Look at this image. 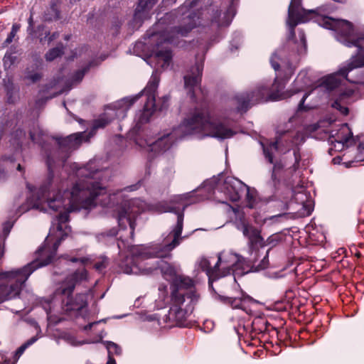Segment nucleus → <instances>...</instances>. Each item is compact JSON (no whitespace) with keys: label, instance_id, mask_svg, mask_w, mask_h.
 Here are the masks:
<instances>
[{"label":"nucleus","instance_id":"f257e3e1","mask_svg":"<svg viewBox=\"0 0 364 364\" xmlns=\"http://www.w3.org/2000/svg\"><path fill=\"white\" fill-rule=\"evenodd\" d=\"M190 5L186 3L178 10L171 11L165 15L159 24L168 21L170 23H178V26L171 27L170 30H166L159 33H153L150 37H158L160 41L157 43V50L146 60V63L154 68L151 78L146 87L139 94L124 97L114 104L108 106L105 112L93 122L94 130L104 128L114 118L119 119L126 117L127 112L131 106L143 95L146 96V102L144 106V111L140 117L141 122H147L151 115L157 109L163 110L168 106L169 96L165 95L161 98L162 104L158 107L156 104V92L157 90L160 77L159 69L167 68L172 62V53L170 48L165 47L159 49L161 44L164 43H175L176 39L179 37L186 36L188 33L196 26L197 15L189 9Z\"/></svg>","mask_w":364,"mask_h":364},{"label":"nucleus","instance_id":"f03ea898","mask_svg":"<svg viewBox=\"0 0 364 364\" xmlns=\"http://www.w3.org/2000/svg\"><path fill=\"white\" fill-rule=\"evenodd\" d=\"M162 243L163 240L160 244L149 247L135 246L121 239L117 242L119 252L127 250L131 256L130 258L127 256L126 264H122V268L126 274L136 275H148L159 268L165 279L171 282L172 306L168 313L169 318L181 321L193 311L199 296L195 291L193 281L189 277L177 274L175 269L169 264L161 259L157 260L155 263L146 262L152 257L162 258L170 255L171 251L164 256L157 255Z\"/></svg>","mask_w":364,"mask_h":364},{"label":"nucleus","instance_id":"7ed1b4c3","mask_svg":"<svg viewBox=\"0 0 364 364\" xmlns=\"http://www.w3.org/2000/svg\"><path fill=\"white\" fill-rule=\"evenodd\" d=\"M301 0H291L288 9L287 25L289 28V39H293L295 33L294 28L298 23H305L309 18H314L320 26L332 30L336 33L338 41L348 47L357 48V53L352 56L349 61L342 65L337 73L326 77L323 83L327 90H331L341 84V76L343 79L352 83L364 85V82L351 79L348 73L353 69L364 66V34H354L353 24L344 19L333 18L324 14L323 7L316 9L306 10L301 7Z\"/></svg>","mask_w":364,"mask_h":364},{"label":"nucleus","instance_id":"20e7f679","mask_svg":"<svg viewBox=\"0 0 364 364\" xmlns=\"http://www.w3.org/2000/svg\"><path fill=\"white\" fill-rule=\"evenodd\" d=\"M234 112L211 114L205 109H197L171 132L164 134L156 140L149 139L137 143L147 151L159 154L168 150L177 139L188 135L202 134L218 139H229L237 133L231 117Z\"/></svg>","mask_w":364,"mask_h":364},{"label":"nucleus","instance_id":"39448f33","mask_svg":"<svg viewBox=\"0 0 364 364\" xmlns=\"http://www.w3.org/2000/svg\"><path fill=\"white\" fill-rule=\"evenodd\" d=\"M311 82L308 73L304 70L301 71L295 80V84L299 87L294 91H290L289 94L282 92L284 88V83L282 80L276 77L271 87L268 85H259L251 92L237 95L235 98L237 103L236 111L245 112L252 106L257 103L285 99L302 91L311 84Z\"/></svg>","mask_w":364,"mask_h":364},{"label":"nucleus","instance_id":"423d86ee","mask_svg":"<svg viewBox=\"0 0 364 364\" xmlns=\"http://www.w3.org/2000/svg\"><path fill=\"white\" fill-rule=\"evenodd\" d=\"M193 196V192L177 195L173 196L170 202H162L157 205L159 213L170 212L177 215L176 224L170 232L162 235L163 243L160 250L158 251L157 255L164 256L168 254L170 251H172L180 244L183 238L187 237V236L181 237L184 210L189 205L188 203H185V202L189 200Z\"/></svg>","mask_w":364,"mask_h":364},{"label":"nucleus","instance_id":"0eeeda50","mask_svg":"<svg viewBox=\"0 0 364 364\" xmlns=\"http://www.w3.org/2000/svg\"><path fill=\"white\" fill-rule=\"evenodd\" d=\"M237 228L241 230L244 236L248 239L247 245L250 255L247 257L246 269L252 271H261L267 269L269 264V250H268L262 258L259 259L260 252L258 247L264 245V242L260 235L259 230L245 221H241L240 224L237 225Z\"/></svg>","mask_w":364,"mask_h":364},{"label":"nucleus","instance_id":"6e6552de","mask_svg":"<svg viewBox=\"0 0 364 364\" xmlns=\"http://www.w3.org/2000/svg\"><path fill=\"white\" fill-rule=\"evenodd\" d=\"M246 184L234 177H227L223 181H209L203 183L199 190L205 189L208 194L206 198L211 196L220 203H225V200L237 201L245 193Z\"/></svg>","mask_w":364,"mask_h":364},{"label":"nucleus","instance_id":"1a4fd4ad","mask_svg":"<svg viewBox=\"0 0 364 364\" xmlns=\"http://www.w3.org/2000/svg\"><path fill=\"white\" fill-rule=\"evenodd\" d=\"M87 272L85 268H80L75 272L68 276L60 287L57 289V294L64 298L62 299L63 309L65 311H80L87 305L85 294H77L75 299L70 297L77 284L87 279Z\"/></svg>","mask_w":364,"mask_h":364},{"label":"nucleus","instance_id":"9d476101","mask_svg":"<svg viewBox=\"0 0 364 364\" xmlns=\"http://www.w3.org/2000/svg\"><path fill=\"white\" fill-rule=\"evenodd\" d=\"M217 263H218L221 277L230 274L243 275L250 272H255L246 269L247 257L245 258L230 250L219 253Z\"/></svg>","mask_w":364,"mask_h":364},{"label":"nucleus","instance_id":"9b49d317","mask_svg":"<svg viewBox=\"0 0 364 364\" xmlns=\"http://www.w3.org/2000/svg\"><path fill=\"white\" fill-rule=\"evenodd\" d=\"M283 209L294 210L299 217L309 216L313 211V200L309 192L303 186L293 190L291 200L285 201Z\"/></svg>","mask_w":364,"mask_h":364},{"label":"nucleus","instance_id":"f8f14e48","mask_svg":"<svg viewBox=\"0 0 364 364\" xmlns=\"http://www.w3.org/2000/svg\"><path fill=\"white\" fill-rule=\"evenodd\" d=\"M303 134L296 133H285L284 136L279 137L276 141L271 143L269 146H265L263 144V152L266 159L270 163L273 164L272 151H277L279 146H284V151L289 150L292 146H297L303 141Z\"/></svg>","mask_w":364,"mask_h":364},{"label":"nucleus","instance_id":"ddd939ff","mask_svg":"<svg viewBox=\"0 0 364 364\" xmlns=\"http://www.w3.org/2000/svg\"><path fill=\"white\" fill-rule=\"evenodd\" d=\"M330 141L333 147L330 149L340 151L353 144V133L347 124H342L335 134L330 137Z\"/></svg>","mask_w":364,"mask_h":364},{"label":"nucleus","instance_id":"4468645a","mask_svg":"<svg viewBox=\"0 0 364 364\" xmlns=\"http://www.w3.org/2000/svg\"><path fill=\"white\" fill-rule=\"evenodd\" d=\"M203 59L200 62H196L194 67L191 68L190 73L184 76V86L191 99L195 98V89L198 87L203 70Z\"/></svg>","mask_w":364,"mask_h":364},{"label":"nucleus","instance_id":"2eb2a0df","mask_svg":"<svg viewBox=\"0 0 364 364\" xmlns=\"http://www.w3.org/2000/svg\"><path fill=\"white\" fill-rule=\"evenodd\" d=\"M239 0H231L227 11L223 14L218 10L213 11L211 18L212 25H215L217 28L228 26L236 13V6Z\"/></svg>","mask_w":364,"mask_h":364},{"label":"nucleus","instance_id":"dca6fc26","mask_svg":"<svg viewBox=\"0 0 364 364\" xmlns=\"http://www.w3.org/2000/svg\"><path fill=\"white\" fill-rule=\"evenodd\" d=\"M218 299L223 304L230 306L233 309H242L247 311L249 304L256 303V300L243 291H240L238 296H225L218 295Z\"/></svg>","mask_w":364,"mask_h":364},{"label":"nucleus","instance_id":"f3484780","mask_svg":"<svg viewBox=\"0 0 364 364\" xmlns=\"http://www.w3.org/2000/svg\"><path fill=\"white\" fill-rule=\"evenodd\" d=\"M158 0H139L135 9L133 21L140 26L144 20L151 17V10L156 4Z\"/></svg>","mask_w":364,"mask_h":364},{"label":"nucleus","instance_id":"a211bd4d","mask_svg":"<svg viewBox=\"0 0 364 364\" xmlns=\"http://www.w3.org/2000/svg\"><path fill=\"white\" fill-rule=\"evenodd\" d=\"M353 95L352 89L340 92L338 97L332 102L331 107L338 109L343 115L348 114V109L346 105L349 103V100Z\"/></svg>","mask_w":364,"mask_h":364},{"label":"nucleus","instance_id":"6ab92c4d","mask_svg":"<svg viewBox=\"0 0 364 364\" xmlns=\"http://www.w3.org/2000/svg\"><path fill=\"white\" fill-rule=\"evenodd\" d=\"M199 267L203 271L205 272L208 277L209 284L221 278V274H220V268H218V263L216 262L214 267H212L209 259L207 258H202L199 261Z\"/></svg>","mask_w":364,"mask_h":364},{"label":"nucleus","instance_id":"aec40b11","mask_svg":"<svg viewBox=\"0 0 364 364\" xmlns=\"http://www.w3.org/2000/svg\"><path fill=\"white\" fill-rule=\"evenodd\" d=\"M282 168L283 166L280 162H277L274 164L271 178L267 183V188L270 192H274L277 189V185L279 183V179H277V174Z\"/></svg>","mask_w":364,"mask_h":364},{"label":"nucleus","instance_id":"412c9836","mask_svg":"<svg viewBox=\"0 0 364 364\" xmlns=\"http://www.w3.org/2000/svg\"><path fill=\"white\" fill-rule=\"evenodd\" d=\"M245 192L246 193V202L247 207L250 208H257L259 203L257 191L255 188H251L246 185Z\"/></svg>","mask_w":364,"mask_h":364},{"label":"nucleus","instance_id":"4be33fe9","mask_svg":"<svg viewBox=\"0 0 364 364\" xmlns=\"http://www.w3.org/2000/svg\"><path fill=\"white\" fill-rule=\"evenodd\" d=\"M36 328L38 329V333L36 336L31 337L30 339H28L27 341H26L23 345H21L16 351V355L19 358L25 351V350L28 348L30 346L33 344L35 342L38 341V339L40 338L39 333L41 332V330L39 328V326L37 325Z\"/></svg>","mask_w":364,"mask_h":364},{"label":"nucleus","instance_id":"5701e85b","mask_svg":"<svg viewBox=\"0 0 364 364\" xmlns=\"http://www.w3.org/2000/svg\"><path fill=\"white\" fill-rule=\"evenodd\" d=\"M64 47L62 43L58 44V46L53 48L50 49L45 55L47 61H53L58 57L60 56L63 53Z\"/></svg>","mask_w":364,"mask_h":364},{"label":"nucleus","instance_id":"b1692460","mask_svg":"<svg viewBox=\"0 0 364 364\" xmlns=\"http://www.w3.org/2000/svg\"><path fill=\"white\" fill-rule=\"evenodd\" d=\"M92 65V63H90L82 69L77 70L72 76L71 81L73 83H79L83 78L85 74L89 70L90 68Z\"/></svg>","mask_w":364,"mask_h":364},{"label":"nucleus","instance_id":"393cba45","mask_svg":"<svg viewBox=\"0 0 364 364\" xmlns=\"http://www.w3.org/2000/svg\"><path fill=\"white\" fill-rule=\"evenodd\" d=\"M59 11L55 4H52L50 10L48 13H45L44 19L48 21H51L59 18Z\"/></svg>","mask_w":364,"mask_h":364},{"label":"nucleus","instance_id":"a878e982","mask_svg":"<svg viewBox=\"0 0 364 364\" xmlns=\"http://www.w3.org/2000/svg\"><path fill=\"white\" fill-rule=\"evenodd\" d=\"M298 36L299 41H296L295 43L296 44L297 52L301 53L306 50V37L304 33L302 31H298Z\"/></svg>","mask_w":364,"mask_h":364},{"label":"nucleus","instance_id":"bb28decb","mask_svg":"<svg viewBox=\"0 0 364 364\" xmlns=\"http://www.w3.org/2000/svg\"><path fill=\"white\" fill-rule=\"evenodd\" d=\"M104 343L107 350L108 355H111L112 353H114L116 355L121 354L122 349L115 343L112 341H104Z\"/></svg>","mask_w":364,"mask_h":364},{"label":"nucleus","instance_id":"cd10ccee","mask_svg":"<svg viewBox=\"0 0 364 364\" xmlns=\"http://www.w3.org/2000/svg\"><path fill=\"white\" fill-rule=\"evenodd\" d=\"M59 34L58 32H54L51 35L49 31H46L45 36L39 37L40 43H44L46 41H48V43L54 41L58 37Z\"/></svg>","mask_w":364,"mask_h":364},{"label":"nucleus","instance_id":"c85d7f7f","mask_svg":"<svg viewBox=\"0 0 364 364\" xmlns=\"http://www.w3.org/2000/svg\"><path fill=\"white\" fill-rule=\"evenodd\" d=\"M280 240V236L279 235L274 234L269 236L266 242L267 245H271V248L274 247Z\"/></svg>","mask_w":364,"mask_h":364},{"label":"nucleus","instance_id":"c756f323","mask_svg":"<svg viewBox=\"0 0 364 364\" xmlns=\"http://www.w3.org/2000/svg\"><path fill=\"white\" fill-rule=\"evenodd\" d=\"M279 59V57L277 55V52L274 53L270 58V63L272 65V67L276 71L278 70V69L279 68V64L277 62Z\"/></svg>","mask_w":364,"mask_h":364},{"label":"nucleus","instance_id":"7c9ffc66","mask_svg":"<svg viewBox=\"0 0 364 364\" xmlns=\"http://www.w3.org/2000/svg\"><path fill=\"white\" fill-rule=\"evenodd\" d=\"M107 267V258L106 257H102L101 260L99 262H97L94 264V267L97 271H102Z\"/></svg>","mask_w":364,"mask_h":364},{"label":"nucleus","instance_id":"2f4dec72","mask_svg":"<svg viewBox=\"0 0 364 364\" xmlns=\"http://www.w3.org/2000/svg\"><path fill=\"white\" fill-rule=\"evenodd\" d=\"M356 159L358 161H364V140L359 144L358 147Z\"/></svg>","mask_w":364,"mask_h":364},{"label":"nucleus","instance_id":"473e14b6","mask_svg":"<svg viewBox=\"0 0 364 364\" xmlns=\"http://www.w3.org/2000/svg\"><path fill=\"white\" fill-rule=\"evenodd\" d=\"M14 57L12 56L11 54L6 53L4 57V64L5 66H10L14 60Z\"/></svg>","mask_w":364,"mask_h":364},{"label":"nucleus","instance_id":"72a5a7b5","mask_svg":"<svg viewBox=\"0 0 364 364\" xmlns=\"http://www.w3.org/2000/svg\"><path fill=\"white\" fill-rule=\"evenodd\" d=\"M309 95V92H305L303 95L301 99L299 101V105H298V109L299 111L306 110V107H304V103Z\"/></svg>","mask_w":364,"mask_h":364},{"label":"nucleus","instance_id":"f704fd0d","mask_svg":"<svg viewBox=\"0 0 364 364\" xmlns=\"http://www.w3.org/2000/svg\"><path fill=\"white\" fill-rule=\"evenodd\" d=\"M13 227V224L10 222H6L4 225V229H3V231H4V234L5 235V236L6 237L9 233L11 231V229Z\"/></svg>","mask_w":364,"mask_h":364},{"label":"nucleus","instance_id":"c9c22d12","mask_svg":"<svg viewBox=\"0 0 364 364\" xmlns=\"http://www.w3.org/2000/svg\"><path fill=\"white\" fill-rule=\"evenodd\" d=\"M16 35V33L13 32L11 31L10 33L8 35L7 38H6L4 41L5 45L10 44L12 41L15 36Z\"/></svg>","mask_w":364,"mask_h":364},{"label":"nucleus","instance_id":"e433bc0d","mask_svg":"<svg viewBox=\"0 0 364 364\" xmlns=\"http://www.w3.org/2000/svg\"><path fill=\"white\" fill-rule=\"evenodd\" d=\"M41 75L39 73H34L28 76V79L31 80L33 82H37L41 79Z\"/></svg>","mask_w":364,"mask_h":364},{"label":"nucleus","instance_id":"4c0bfd02","mask_svg":"<svg viewBox=\"0 0 364 364\" xmlns=\"http://www.w3.org/2000/svg\"><path fill=\"white\" fill-rule=\"evenodd\" d=\"M91 259L90 258H88V257H82L80 259H77V258H75V257H73L70 259V261L73 262H77V261H80L82 263H86L88 261H90Z\"/></svg>","mask_w":364,"mask_h":364},{"label":"nucleus","instance_id":"58836bf2","mask_svg":"<svg viewBox=\"0 0 364 364\" xmlns=\"http://www.w3.org/2000/svg\"><path fill=\"white\" fill-rule=\"evenodd\" d=\"M33 28V16L31 14L29 18H28V31L32 32Z\"/></svg>","mask_w":364,"mask_h":364},{"label":"nucleus","instance_id":"ea45409f","mask_svg":"<svg viewBox=\"0 0 364 364\" xmlns=\"http://www.w3.org/2000/svg\"><path fill=\"white\" fill-rule=\"evenodd\" d=\"M138 188H139V184H135V185H132V186L126 187L124 189V191H134L136 190Z\"/></svg>","mask_w":364,"mask_h":364},{"label":"nucleus","instance_id":"a19ab883","mask_svg":"<svg viewBox=\"0 0 364 364\" xmlns=\"http://www.w3.org/2000/svg\"><path fill=\"white\" fill-rule=\"evenodd\" d=\"M102 321H103V320H102ZM100 322H101V321L90 323L87 324V326H85V328H84V329H85V331L90 330V329L92 328V326H95V325H96V324L99 323Z\"/></svg>","mask_w":364,"mask_h":364},{"label":"nucleus","instance_id":"79ce46f5","mask_svg":"<svg viewBox=\"0 0 364 364\" xmlns=\"http://www.w3.org/2000/svg\"><path fill=\"white\" fill-rule=\"evenodd\" d=\"M19 29H20L19 24H17V23L13 24L12 28H11V31L17 33V32L19 31Z\"/></svg>","mask_w":364,"mask_h":364},{"label":"nucleus","instance_id":"37998d69","mask_svg":"<svg viewBox=\"0 0 364 364\" xmlns=\"http://www.w3.org/2000/svg\"><path fill=\"white\" fill-rule=\"evenodd\" d=\"M167 174L168 175V178L171 177L173 176V168L172 166H169L168 168H166V170Z\"/></svg>","mask_w":364,"mask_h":364},{"label":"nucleus","instance_id":"c03bdc74","mask_svg":"<svg viewBox=\"0 0 364 364\" xmlns=\"http://www.w3.org/2000/svg\"><path fill=\"white\" fill-rule=\"evenodd\" d=\"M108 358L107 364H116L115 360L110 355H108Z\"/></svg>","mask_w":364,"mask_h":364},{"label":"nucleus","instance_id":"a18cd8bd","mask_svg":"<svg viewBox=\"0 0 364 364\" xmlns=\"http://www.w3.org/2000/svg\"><path fill=\"white\" fill-rule=\"evenodd\" d=\"M284 215V213L278 214L277 215H273L270 218L271 220H275L279 218L283 217Z\"/></svg>","mask_w":364,"mask_h":364},{"label":"nucleus","instance_id":"49530a36","mask_svg":"<svg viewBox=\"0 0 364 364\" xmlns=\"http://www.w3.org/2000/svg\"><path fill=\"white\" fill-rule=\"evenodd\" d=\"M117 235V232L115 230H111L107 234L109 236H115Z\"/></svg>","mask_w":364,"mask_h":364},{"label":"nucleus","instance_id":"de8ad7c7","mask_svg":"<svg viewBox=\"0 0 364 364\" xmlns=\"http://www.w3.org/2000/svg\"><path fill=\"white\" fill-rule=\"evenodd\" d=\"M341 159L340 157H336L333 159L334 164H339Z\"/></svg>","mask_w":364,"mask_h":364},{"label":"nucleus","instance_id":"09e8293b","mask_svg":"<svg viewBox=\"0 0 364 364\" xmlns=\"http://www.w3.org/2000/svg\"><path fill=\"white\" fill-rule=\"evenodd\" d=\"M294 155H296V154H294ZM298 164H299V161H298V159H297L296 156H295V164H294V166H293V168H294V171H295V170H296V165H298Z\"/></svg>","mask_w":364,"mask_h":364},{"label":"nucleus","instance_id":"8fccbe9b","mask_svg":"<svg viewBox=\"0 0 364 364\" xmlns=\"http://www.w3.org/2000/svg\"><path fill=\"white\" fill-rule=\"evenodd\" d=\"M230 208L235 213L237 214V213L239 212V209L237 208H234V207H232V206H230Z\"/></svg>","mask_w":364,"mask_h":364},{"label":"nucleus","instance_id":"3c124183","mask_svg":"<svg viewBox=\"0 0 364 364\" xmlns=\"http://www.w3.org/2000/svg\"><path fill=\"white\" fill-rule=\"evenodd\" d=\"M18 134L21 135H21H25V133L22 130H18L16 132V136H18Z\"/></svg>","mask_w":364,"mask_h":364},{"label":"nucleus","instance_id":"603ef678","mask_svg":"<svg viewBox=\"0 0 364 364\" xmlns=\"http://www.w3.org/2000/svg\"><path fill=\"white\" fill-rule=\"evenodd\" d=\"M17 170L19 171H22L23 170V168L22 166H21V164H18V166H17Z\"/></svg>","mask_w":364,"mask_h":364},{"label":"nucleus","instance_id":"864d4df0","mask_svg":"<svg viewBox=\"0 0 364 364\" xmlns=\"http://www.w3.org/2000/svg\"><path fill=\"white\" fill-rule=\"evenodd\" d=\"M165 288H166L165 287H159V290L162 291V290H164Z\"/></svg>","mask_w":364,"mask_h":364},{"label":"nucleus","instance_id":"5fc2aeb1","mask_svg":"<svg viewBox=\"0 0 364 364\" xmlns=\"http://www.w3.org/2000/svg\"><path fill=\"white\" fill-rule=\"evenodd\" d=\"M43 28H44L43 26H40L38 27V30L43 29Z\"/></svg>","mask_w":364,"mask_h":364},{"label":"nucleus","instance_id":"6e6d98bb","mask_svg":"<svg viewBox=\"0 0 364 364\" xmlns=\"http://www.w3.org/2000/svg\"><path fill=\"white\" fill-rule=\"evenodd\" d=\"M69 38H70V36H66L65 37V40H67V41H68V40H69Z\"/></svg>","mask_w":364,"mask_h":364},{"label":"nucleus","instance_id":"4d7b16f0","mask_svg":"<svg viewBox=\"0 0 364 364\" xmlns=\"http://www.w3.org/2000/svg\"><path fill=\"white\" fill-rule=\"evenodd\" d=\"M27 188H28L31 191H32V190L31 189V187H30V185H29V184H27Z\"/></svg>","mask_w":364,"mask_h":364},{"label":"nucleus","instance_id":"13d9d810","mask_svg":"<svg viewBox=\"0 0 364 364\" xmlns=\"http://www.w3.org/2000/svg\"><path fill=\"white\" fill-rule=\"evenodd\" d=\"M71 2H77V1H79L80 0H70Z\"/></svg>","mask_w":364,"mask_h":364},{"label":"nucleus","instance_id":"bf43d9fd","mask_svg":"<svg viewBox=\"0 0 364 364\" xmlns=\"http://www.w3.org/2000/svg\"><path fill=\"white\" fill-rule=\"evenodd\" d=\"M188 203L190 205V203H192V201H190V203Z\"/></svg>","mask_w":364,"mask_h":364}]
</instances>
